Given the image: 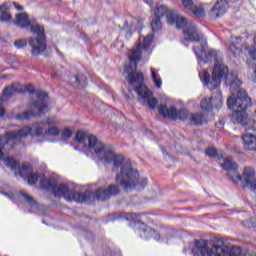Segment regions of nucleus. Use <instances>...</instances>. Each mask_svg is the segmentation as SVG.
<instances>
[{
  "mask_svg": "<svg viewBox=\"0 0 256 256\" xmlns=\"http://www.w3.org/2000/svg\"><path fill=\"white\" fill-rule=\"evenodd\" d=\"M152 42L153 34L144 37L143 43H141V38L138 39L136 47L128 55L130 65L125 66L124 73H127L128 83L131 85L133 91L137 93L140 105L155 110L159 101L153 96V91L144 84L145 76L143 75V72L137 71V62L141 61L143 50L149 51Z\"/></svg>",
  "mask_w": 256,
  "mask_h": 256,
  "instance_id": "nucleus-3",
  "label": "nucleus"
},
{
  "mask_svg": "<svg viewBox=\"0 0 256 256\" xmlns=\"http://www.w3.org/2000/svg\"><path fill=\"white\" fill-rule=\"evenodd\" d=\"M254 45L256 46V35L254 36ZM248 53L250 57L256 61V48L255 47L248 48Z\"/></svg>",
  "mask_w": 256,
  "mask_h": 256,
  "instance_id": "nucleus-31",
  "label": "nucleus"
},
{
  "mask_svg": "<svg viewBox=\"0 0 256 256\" xmlns=\"http://www.w3.org/2000/svg\"><path fill=\"white\" fill-rule=\"evenodd\" d=\"M161 115L163 117H168L174 121H183L184 123H189L190 125H203V121H207V117L203 112H191L187 108H181L177 110L175 106L167 107L166 105H161Z\"/></svg>",
  "mask_w": 256,
  "mask_h": 256,
  "instance_id": "nucleus-8",
  "label": "nucleus"
},
{
  "mask_svg": "<svg viewBox=\"0 0 256 256\" xmlns=\"http://www.w3.org/2000/svg\"><path fill=\"white\" fill-rule=\"evenodd\" d=\"M227 9H229V2L227 0H218L212 7L211 13L214 17H221L224 13H227Z\"/></svg>",
  "mask_w": 256,
  "mask_h": 256,
  "instance_id": "nucleus-15",
  "label": "nucleus"
},
{
  "mask_svg": "<svg viewBox=\"0 0 256 256\" xmlns=\"http://www.w3.org/2000/svg\"><path fill=\"white\" fill-rule=\"evenodd\" d=\"M47 128H45V122L35 123L31 128L29 126H24L18 131H8L4 136H0V159H3L5 155V145H11L13 149L15 145H21L23 139L29 137H41L46 135Z\"/></svg>",
  "mask_w": 256,
  "mask_h": 256,
  "instance_id": "nucleus-5",
  "label": "nucleus"
},
{
  "mask_svg": "<svg viewBox=\"0 0 256 256\" xmlns=\"http://www.w3.org/2000/svg\"><path fill=\"white\" fill-rule=\"evenodd\" d=\"M90 137H94V136L93 135L87 136V134L85 132H83V131H78L76 133V141L78 143L84 144V147L89 149V151H95V149L89 147V138Z\"/></svg>",
  "mask_w": 256,
  "mask_h": 256,
  "instance_id": "nucleus-19",
  "label": "nucleus"
},
{
  "mask_svg": "<svg viewBox=\"0 0 256 256\" xmlns=\"http://www.w3.org/2000/svg\"><path fill=\"white\" fill-rule=\"evenodd\" d=\"M223 169L228 172V176L233 181V183H239L243 181L244 189L249 187L250 189H256V178H255V168L247 166L244 168L243 175L239 173V164L233 161V158L228 157L224 159L222 164Z\"/></svg>",
  "mask_w": 256,
  "mask_h": 256,
  "instance_id": "nucleus-6",
  "label": "nucleus"
},
{
  "mask_svg": "<svg viewBox=\"0 0 256 256\" xmlns=\"http://www.w3.org/2000/svg\"><path fill=\"white\" fill-rule=\"evenodd\" d=\"M4 195H6V197H9V194H8V193H4Z\"/></svg>",
  "mask_w": 256,
  "mask_h": 256,
  "instance_id": "nucleus-45",
  "label": "nucleus"
},
{
  "mask_svg": "<svg viewBox=\"0 0 256 256\" xmlns=\"http://www.w3.org/2000/svg\"><path fill=\"white\" fill-rule=\"evenodd\" d=\"M165 15L169 25L176 24L177 29H183L184 41H190L191 43H199L200 41V46L192 48L200 67L215 61L212 77L207 70L199 72V77L204 87L211 91L219 89L221 81L225 77V83L230 86L232 93L227 101L228 108L233 111L231 115L232 123L241 125L246 131H256V121L248 119L245 111L248 107H251L252 101L247 95V91L240 89L243 82L237 76V72H229V68L222 63L223 57L221 53L217 52V50H207V40L203 39V34L199 32L194 22L187 21V18L179 16L177 11L169 10L167 6L162 5L161 17H165Z\"/></svg>",
  "mask_w": 256,
  "mask_h": 256,
  "instance_id": "nucleus-1",
  "label": "nucleus"
},
{
  "mask_svg": "<svg viewBox=\"0 0 256 256\" xmlns=\"http://www.w3.org/2000/svg\"><path fill=\"white\" fill-rule=\"evenodd\" d=\"M11 8V3L5 2L0 6V11H7Z\"/></svg>",
  "mask_w": 256,
  "mask_h": 256,
  "instance_id": "nucleus-36",
  "label": "nucleus"
},
{
  "mask_svg": "<svg viewBox=\"0 0 256 256\" xmlns=\"http://www.w3.org/2000/svg\"><path fill=\"white\" fill-rule=\"evenodd\" d=\"M157 109H158L159 115H161V106H159Z\"/></svg>",
  "mask_w": 256,
  "mask_h": 256,
  "instance_id": "nucleus-44",
  "label": "nucleus"
},
{
  "mask_svg": "<svg viewBox=\"0 0 256 256\" xmlns=\"http://www.w3.org/2000/svg\"><path fill=\"white\" fill-rule=\"evenodd\" d=\"M126 99H128V101H133V99H135V95H133V91L128 90V93L125 94Z\"/></svg>",
  "mask_w": 256,
  "mask_h": 256,
  "instance_id": "nucleus-37",
  "label": "nucleus"
},
{
  "mask_svg": "<svg viewBox=\"0 0 256 256\" xmlns=\"http://www.w3.org/2000/svg\"><path fill=\"white\" fill-rule=\"evenodd\" d=\"M151 71H152L151 77L154 81L155 86L158 87V89L161 88V80L157 78V71L155 70V68H152Z\"/></svg>",
  "mask_w": 256,
  "mask_h": 256,
  "instance_id": "nucleus-28",
  "label": "nucleus"
},
{
  "mask_svg": "<svg viewBox=\"0 0 256 256\" xmlns=\"http://www.w3.org/2000/svg\"><path fill=\"white\" fill-rule=\"evenodd\" d=\"M242 39H243L242 37L232 38V41L230 44V51L231 53H233V55H237V53H239L240 48L239 46H237V44L241 43Z\"/></svg>",
  "mask_w": 256,
  "mask_h": 256,
  "instance_id": "nucleus-22",
  "label": "nucleus"
},
{
  "mask_svg": "<svg viewBox=\"0 0 256 256\" xmlns=\"http://www.w3.org/2000/svg\"><path fill=\"white\" fill-rule=\"evenodd\" d=\"M242 141L244 143V147L245 149H247L248 151H255L256 149V135L251 133V132H247L242 136Z\"/></svg>",
  "mask_w": 256,
  "mask_h": 256,
  "instance_id": "nucleus-17",
  "label": "nucleus"
},
{
  "mask_svg": "<svg viewBox=\"0 0 256 256\" xmlns=\"http://www.w3.org/2000/svg\"><path fill=\"white\" fill-rule=\"evenodd\" d=\"M60 133L61 131L57 126H49L48 129H46V135H51L52 137H58Z\"/></svg>",
  "mask_w": 256,
  "mask_h": 256,
  "instance_id": "nucleus-23",
  "label": "nucleus"
},
{
  "mask_svg": "<svg viewBox=\"0 0 256 256\" xmlns=\"http://www.w3.org/2000/svg\"><path fill=\"white\" fill-rule=\"evenodd\" d=\"M142 215H143V214L132 213V214H131V217H132L133 219H137V221H138V223H139V219H141Z\"/></svg>",
  "mask_w": 256,
  "mask_h": 256,
  "instance_id": "nucleus-38",
  "label": "nucleus"
},
{
  "mask_svg": "<svg viewBox=\"0 0 256 256\" xmlns=\"http://www.w3.org/2000/svg\"><path fill=\"white\" fill-rule=\"evenodd\" d=\"M145 3H147V5L152 6L153 5V0H145Z\"/></svg>",
  "mask_w": 256,
  "mask_h": 256,
  "instance_id": "nucleus-42",
  "label": "nucleus"
},
{
  "mask_svg": "<svg viewBox=\"0 0 256 256\" xmlns=\"http://www.w3.org/2000/svg\"><path fill=\"white\" fill-rule=\"evenodd\" d=\"M182 5L184 9H188V11H192V13L196 17H203V15H205V10H203V8L201 7L195 6V4L193 3V0H182Z\"/></svg>",
  "mask_w": 256,
  "mask_h": 256,
  "instance_id": "nucleus-18",
  "label": "nucleus"
},
{
  "mask_svg": "<svg viewBox=\"0 0 256 256\" xmlns=\"http://www.w3.org/2000/svg\"><path fill=\"white\" fill-rule=\"evenodd\" d=\"M200 107L203 111H213V109H221L223 107V94L216 90L212 96L201 100Z\"/></svg>",
  "mask_w": 256,
  "mask_h": 256,
  "instance_id": "nucleus-11",
  "label": "nucleus"
},
{
  "mask_svg": "<svg viewBox=\"0 0 256 256\" xmlns=\"http://www.w3.org/2000/svg\"><path fill=\"white\" fill-rule=\"evenodd\" d=\"M17 93L23 95L25 93V86L19 83H12L10 86L4 87L2 91L4 97H14Z\"/></svg>",
  "mask_w": 256,
  "mask_h": 256,
  "instance_id": "nucleus-14",
  "label": "nucleus"
},
{
  "mask_svg": "<svg viewBox=\"0 0 256 256\" xmlns=\"http://www.w3.org/2000/svg\"><path fill=\"white\" fill-rule=\"evenodd\" d=\"M25 89V93H30V95H33V93H35V87H33V85L31 84H27L26 86H24Z\"/></svg>",
  "mask_w": 256,
  "mask_h": 256,
  "instance_id": "nucleus-34",
  "label": "nucleus"
},
{
  "mask_svg": "<svg viewBox=\"0 0 256 256\" xmlns=\"http://www.w3.org/2000/svg\"><path fill=\"white\" fill-rule=\"evenodd\" d=\"M89 147L94 149L97 157L104 161L106 165L112 164V171H117L115 181L116 184H111L107 189L98 188L93 197L97 201H107L110 197L119 195V187L124 191L131 189H145L147 187V178H140L139 171L133 168L131 162L125 161V157L121 154H115V150L111 145H104L97 140V137L89 138Z\"/></svg>",
  "mask_w": 256,
  "mask_h": 256,
  "instance_id": "nucleus-2",
  "label": "nucleus"
},
{
  "mask_svg": "<svg viewBox=\"0 0 256 256\" xmlns=\"http://www.w3.org/2000/svg\"><path fill=\"white\" fill-rule=\"evenodd\" d=\"M232 3H235L234 7H239L242 5L243 0H232Z\"/></svg>",
  "mask_w": 256,
  "mask_h": 256,
  "instance_id": "nucleus-39",
  "label": "nucleus"
},
{
  "mask_svg": "<svg viewBox=\"0 0 256 256\" xmlns=\"http://www.w3.org/2000/svg\"><path fill=\"white\" fill-rule=\"evenodd\" d=\"M192 253L194 256H241V248L238 246L229 248L224 243L209 247L207 240H196Z\"/></svg>",
  "mask_w": 256,
  "mask_h": 256,
  "instance_id": "nucleus-7",
  "label": "nucleus"
},
{
  "mask_svg": "<svg viewBox=\"0 0 256 256\" xmlns=\"http://www.w3.org/2000/svg\"><path fill=\"white\" fill-rule=\"evenodd\" d=\"M0 161H4L6 167H10V169H19L20 177L25 178L33 173V169L29 164H22L21 166L19 161L15 160L14 158L12 157L5 158V146H4V155L2 156Z\"/></svg>",
  "mask_w": 256,
  "mask_h": 256,
  "instance_id": "nucleus-12",
  "label": "nucleus"
},
{
  "mask_svg": "<svg viewBox=\"0 0 256 256\" xmlns=\"http://www.w3.org/2000/svg\"><path fill=\"white\" fill-rule=\"evenodd\" d=\"M16 27L20 29H29L36 37H30L28 39V45L31 47V54L38 56L45 53L47 49V36H45V27L37 23V19H29V14L26 12L16 14L14 21Z\"/></svg>",
  "mask_w": 256,
  "mask_h": 256,
  "instance_id": "nucleus-4",
  "label": "nucleus"
},
{
  "mask_svg": "<svg viewBox=\"0 0 256 256\" xmlns=\"http://www.w3.org/2000/svg\"><path fill=\"white\" fill-rule=\"evenodd\" d=\"M187 105H189V107H192L193 109H195V107H197L199 105V102L196 99H191L188 101Z\"/></svg>",
  "mask_w": 256,
  "mask_h": 256,
  "instance_id": "nucleus-35",
  "label": "nucleus"
},
{
  "mask_svg": "<svg viewBox=\"0 0 256 256\" xmlns=\"http://www.w3.org/2000/svg\"><path fill=\"white\" fill-rule=\"evenodd\" d=\"M47 97V92H38L37 100L32 101L30 104L31 109H36L37 112L33 110H26L16 114L15 119H17V121H25L27 119H31V117H41L42 115H45V112L49 109V106H47V101L45 100Z\"/></svg>",
  "mask_w": 256,
  "mask_h": 256,
  "instance_id": "nucleus-9",
  "label": "nucleus"
},
{
  "mask_svg": "<svg viewBox=\"0 0 256 256\" xmlns=\"http://www.w3.org/2000/svg\"><path fill=\"white\" fill-rule=\"evenodd\" d=\"M29 185H35L39 181V175L33 174V172L27 177Z\"/></svg>",
  "mask_w": 256,
  "mask_h": 256,
  "instance_id": "nucleus-29",
  "label": "nucleus"
},
{
  "mask_svg": "<svg viewBox=\"0 0 256 256\" xmlns=\"http://www.w3.org/2000/svg\"><path fill=\"white\" fill-rule=\"evenodd\" d=\"M14 46L17 49H23V47H27V40L26 39H20V40H16L14 42Z\"/></svg>",
  "mask_w": 256,
  "mask_h": 256,
  "instance_id": "nucleus-30",
  "label": "nucleus"
},
{
  "mask_svg": "<svg viewBox=\"0 0 256 256\" xmlns=\"http://www.w3.org/2000/svg\"><path fill=\"white\" fill-rule=\"evenodd\" d=\"M5 99L3 97H0V103H4Z\"/></svg>",
  "mask_w": 256,
  "mask_h": 256,
  "instance_id": "nucleus-43",
  "label": "nucleus"
},
{
  "mask_svg": "<svg viewBox=\"0 0 256 256\" xmlns=\"http://www.w3.org/2000/svg\"><path fill=\"white\" fill-rule=\"evenodd\" d=\"M11 19H13L11 14H9L7 11L1 10L0 21H2V23H7L8 21H11Z\"/></svg>",
  "mask_w": 256,
  "mask_h": 256,
  "instance_id": "nucleus-25",
  "label": "nucleus"
},
{
  "mask_svg": "<svg viewBox=\"0 0 256 256\" xmlns=\"http://www.w3.org/2000/svg\"><path fill=\"white\" fill-rule=\"evenodd\" d=\"M120 29L121 31H125L127 34H131V31L135 29V26H133V24H129V21H125Z\"/></svg>",
  "mask_w": 256,
  "mask_h": 256,
  "instance_id": "nucleus-27",
  "label": "nucleus"
},
{
  "mask_svg": "<svg viewBox=\"0 0 256 256\" xmlns=\"http://www.w3.org/2000/svg\"><path fill=\"white\" fill-rule=\"evenodd\" d=\"M151 29L153 33H159L161 31V6L159 4L156 5L152 16Z\"/></svg>",
  "mask_w": 256,
  "mask_h": 256,
  "instance_id": "nucleus-16",
  "label": "nucleus"
},
{
  "mask_svg": "<svg viewBox=\"0 0 256 256\" xmlns=\"http://www.w3.org/2000/svg\"><path fill=\"white\" fill-rule=\"evenodd\" d=\"M20 194L22 195V197H24L25 201H27L30 207H35V205H37V202L35 201V199H33V197H31V195L25 193L24 191H21Z\"/></svg>",
  "mask_w": 256,
  "mask_h": 256,
  "instance_id": "nucleus-24",
  "label": "nucleus"
},
{
  "mask_svg": "<svg viewBox=\"0 0 256 256\" xmlns=\"http://www.w3.org/2000/svg\"><path fill=\"white\" fill-rule=\"evenodd\" d=\"M40 185L43 189L51 191L54 194V197H64L66 201H73V196L75 194L74 190H70L69 187L65 184H56L53 179L41 178Z\"/></svg>",
  "mask_w": 256,
  "mask_h": 256,
  "instance_id": "nucleus-10",
  "label": "nucleus"
},
{
  "mask_svg": "<svg viewBox=\"0 0 256 256\" xmlns=\"http://www.w3.org/2000/svg\"><path fill=\"white\" fill-rule=\"evenodd\" d=\"M0 117H5V108L0 106Z\"/></svg>",
  "mask_w": 256,
  "mask_h": 256,
  "instance_id": "nucleus-41",
  "label": "nucleus"
},
{
  "mask_svg": "<svg viewBox=\"0 0 256 256\" xmlns=\"http://www.w3.org/2000/svg\"><path fill=\"white\" fill-rule=\"evenodd\" d=\"M44 123L45 125H48V127H56V125H59V120H53L51 118H48Z\"/></svg>",
  "mask_w": 256,
  "mask_h": 256,
  "instance_id": "nucleus-32",
  "label": "nucleus"
},
{
  "mask_svg": "<svg viewBox=\"0 0 256 256\" xmlns=\"http://www.w3.org/2000/svg\"><path fill=\"white\" fill-rule=\"evenodd\" d=\"M73 131L69 127H65L61 132V139H71Z\"/></svg>",
  "mask_w": 256,
  "mask_h": 256,
  "instance_id": "nucleus-26",
  "label": "nucleus"
},
{
  "mask_svg": "<svg viewBox=\"0 0 256 256\" xmlns=\"http://www.w3.org/2000/svg\"><path fill=\"white\" fill-rule=\"evenodd\" d=\"M254 115H255V117H256V109H255V111H254Z\"/></svg>",
  "mask_w": 256,
  "mask_h": 256,
  "instance_id": "nucleus-46",
  "label": "nucleus"
},
{
  "mask_svg": "<svg viewBox=\"0 0 256 256\" xmlns=\"http://www.w3.org/2000/svg\"><path fill=\"white\" fill-rule=\"evenodd\" d=\"M138 233L141 239H151V237L156 239V241H159L161 239V235L157 234V232H155L153 228L147 226V224L145 223H142L140 225V228L138 229Z\"/></svg>",
  "mask_w": 256,
  "mask_h": 256,
  "instance_id": "nucleus-13",
  "label": "nucleus"
},
{
  "mask_svg": "<svg viewBox=\"0 0 256 256\" xmlns=\"http://www.w3.org/2000/svg\"><path fill=\"white\" fill-rule=\"evenodd\" d=\"M71 81L80 87L87 85V77H85V75H74L71 77Z\"/></svg>",
  "mask_w": 256,
  "mask_h": 256,
  "instance_id": "nucleus-21",
  "label": "nucleus"
},
{
  "mask_svg": "<svg viewBox=\"0 0 256 256\" xmlns=\"http://www.w3.org/2000/svg\"><path fill=\"white\" fill-rule=\"evenodd\" d=\"M13 5L17 11H23V6L17 4V2H13Z\"/></svg>",
  "mask_w": 256,
  "mask_h": 256,
  "instance_id": "nucleus-40",
  "label": "nucleus"
},
{
  "mask_svg": "<svg viewBox=\"0 0 256 256\" xmlns=\"http://www.w3.org/2000/svg\"><path fill=\"white\" fill-rule=\"evenodd\" d=\"M206 155L208 157H217V150L215 148H208L206 149Z\"/></svg>",
  "mask_w": 256,
  "mask_h": 256,
  "instance_id": "nucleus-33",
  "label": "nucleus"
},
{
  "mask_svg": "<svg viewBox=\"0 0 256 256\" xmlns=\"http://www.w3.org/2000/svg\"><path fill=\"white\" fill-rule=\"evenodd\" d=\"M89 199H91V191L86 190L84 193L74 191L72 201H76L77 203H85V201H89Z\"/></svg>",
  "mask_w": 256,
  "mask_h": 256,
  "instance_id": "nucleus-20",
  "label": "nucleus"
}]
</instances>
